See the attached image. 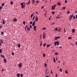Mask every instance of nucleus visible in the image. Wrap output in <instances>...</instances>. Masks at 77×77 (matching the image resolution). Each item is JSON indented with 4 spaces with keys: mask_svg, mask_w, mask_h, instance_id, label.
I'll return each instance as SVG.
<instances>
[{
    "mask_svg": "<svg viewBox=\"0 0 77 77\" xmlns=\"http://www.w3.org/2000/svg\"><path fill=\"white\" fill-rule=\"evenodd\" d=\"M30 23L31 24H32V21H31L30 22Z\"/></svg>",
    "mask_w": 77,
    "mask_h": 77,
    "instance_id": "obj_48",
    "label": "nucleus"
},
{
    "mask_svg": "<svg viewBox=\"0 0 77 77\" xmlns=\"http://www.w3.org/2000/svg\"><path fill=\"white\" fill-rule=\"evenodd\" d=\"M73 15H71L69 16V21H70L72 19L73 17Z\"/></svg>",
    "mask_w": 77,
    "mask_h": 77,
    "instance_id": "obj_3",
    "label": "nucleus"
},
{
    "mask_svg": "<svg viewBox=\"0 0 77 77\" xmlns=\"http://www.w3.org/2000/svg\"><path fill=\"white\" fill-rule=\"evenodd\" d=\"M66 8V7L64 6V7H63V10H65Z\"/></svg>",
    "mask_w": 77,
    "mask_h": 77,
    "instance_id": "obj_24",
    "label": "nucleus"
},
{
    "mask_svg": "<svg viewBox=\"0 0 77 77\" xmlns=\"http://www.w3.org/2000/svg\"><path fill=\"white\" fill-rule=\"evenodd\" d=\"M35 13L37 14H38V12H35Z\"/></svg>",
    "mask_w": 77,
    "mask_h": 77,
    "instance_id": "obj_60",
    "label": "nucleus"
},
{
    "mask_svg": "<svg viewBox=\"0 0 77 77\" xmlns=\"http://www.w3.org/2000/svg\"><path fill=\"white\" fill-rule=\"evenodd\" d=\"M44 16H45V17H46V14H45L44 15Z\"/></svg>",
    "mask_w": 77,
    "mask_h": 77,
    "instance_id": "obj_53",
    "label": "nucleus"
},
{
    "mask_svg": "<svg viewBox=\"0 0 77 77\" xmlns=\"http://www.w3.org/2000/svg\"><path fill=\"white\" fill-rule=\"evenodd\" d=\"M0 42L2 44H3L4 43V42L2 39H1V40H0Z\"/></svg>",
    "mask_w": 77,
    "mask_h": 77,
    "instance_id": "obj_7",
    "label": "nucleus"
},
{
    "mask_svg": "<svg viewBox=\"0 0 77 77\" xmlns=\"http://www.w3.org/2000/svg\"><path fill=\"white\" fill-rule=\"evenodd\" d=\"M2 52V49H0V53L1 54Z\"/></svg>",
    "mask_w": 77,
    "mask_h": 77,
    "instance_id": "obj_31",
    "label": "nucleus"
},
{
    "mask_svg": "<svg viewBox=\"0 0 77 77\" xmlns=\"http://www.w3.org/2000/svg\"><path fill=\"white\" fill-rule=\"evenodd\" d=\"M17 46L18 47L20 48V44H18Z\"/></svg>",
    "mask_w": 77,
    "mask_h": 77,
    "instance_id": "obj_14",
    "label": "nucleus"
},
{
    "mask_svg": "<svg viewBox=\"0 0 77 77\" xmlns=\"http://www.w3.org/2000/svg\"><path fill=\"white\" fill-rule=\"evenodd\" d=\"M45 55L44 54H43V57H45Z\"/></svg>",
    "mask_w": 77,
    "mask_h": 77,
    "instance_id": "obj_49",
    "label": "nucleus"
},
{
    "mask_svg": "<svg viewBox=\"0 0 77 77\" xmlns=\"http://www.w3.org/2000/svg\"><path fill=\"white\" fill-rule=\"evenodd\" d=\"M70 11H67V13L68 14H69L70 13Z\"/></svg>",
    "mask_w": 77,
    "mask_h": 77,
    "instance_id": "obj_26",
    "label": "nucleus"
},
{
    "mask_svg": "<svg viewBox=\"0 0 77 77\" xmlns=\"http://www.w3.org/2000/svg\"><path fill=\"white\" fill-rule=\"evenodd\" d=\"M36 3H39V1H37V2H36Z\"/></svg>",
    "mask_w": 77,
    "mask_h": 77,
    "instance_id": "obj_35",
    "label": "nucleus"
},
{
    "mask_svg": "<svg viewBox=\"0 0 77 77\" xmlns=\"http://www.w3.org/2000/svg\"><path fill=\"white\" fill-rule=\"evenodd\" d=\"M55 55H58V53H55L54 54Z\"/></svg>",
    "mask_w": 77,
    "mask_h": 77,
    "instance_id": "obj_29",
    "label": "nucleus"
},
{
    "mask_svg": "<svg viewBox=\"0 0 77 77\" xmlns=\"http://www.w3.org/2000/svg\"><path fill=\"white\" fill-rule=\"evenodd\" d=\"M72 32L73 33H74L75 32V29H72Z\"/></svg>",
    "mask_w": 77,
    "mask_h": 77,
    "instance_id": "obj_13",
    "label": "nucleus"
},
{
    "mask_svg": "<svg viewBox=\"0 0 77 77\" xmlns=\"http://www.w3.org/2000/svg\"><path fill=\"white\" fill-rule=\"evenodd\" d=\"M11 5H13V2H11Z\"/></svg>",
    "mask_w": 77,
    "mask_h": 77,
    "instance_id": "obj_38",
    "label": "nucleus"
},
{
    "mask_svg": "<svg viewBox=\"0 0 77 77\" xmlns=\"http://www.w3.org/2000/svg\"><path fill=\"white\" fill-rule=\"evenodd\" d=\"M51 73H52V74H53V73L52 72V70H51Z\"/></svg>",
    "mask_w": 77,
    "mask_h": 77,
    "instance_id": "obj_61",
    "label": "nucleus"
},
{
    "mask_svg": "<svg viewBox=\"0 0 77 77\" xmlns=\"http://www.w3.org/2000/svg\"><path fill=\"white\" fill-rule=\"evenodd\" d=\"M4 4H2V6H4Z\"/></svg>",
    "mask_w": 77,
    "mask_h": 77,
    "instance_id": "obj_52",
    "label": "nucleus"
},
{
    "mask_svg": "<svg viewBox=\"0 0 77 77\" xmlns=\"http://www.w3.org/2000/svg\"><path fill=\"white\" fill-rule=\"evenodd\" d=\"M64 32H66V31L65 28H64Z\"/></svg>",
    "mask_w": 77,
    "mask_h": 77,
    "instance_id": "obj_58",
    "label": "nucleus"
},
{
    "mask_svg": "<svg viewBox=\"0 0 77 77\" xmlns=\"http://www.w3.org/2000/svg\"><path fill=\"white\" fill-rule=\"evenodd\" d=\"M17 75L18 77H20V75L19 74H17Z\"/></svg>",
    "mask_w": 77,
    "mask_h": 77,
    "instance_id": "obj_25",
    "label": "nucleus"
},
{
    "mask_svg": "<svg viewBox=\"0 0 77 77\" xmlns=\"http://www.w3.org/2000/svg\"><path fill=\"white\" fill-rule=\"evenodd\" d=\"M61 17H56V18L59 19V18H60Z\"/></svg>",
    "mask_w": 77,
    "mask_h": 77,
    "instance_id": "obj_34",
    "label": "nucleus"
},
{
    "mask_svg": "<svg viewBox=\"0 0 77 77\" xmlns=\"http://www.w3.org/2000/svg\"><path fill=\"white\" fill-rule=\"evenodd\" d=\"M62 69H60V71L61 72H62Z\"/></svg>",
    "mask_w": 77,
    "mask_h": 77,
    "instance_id": "obj_39",
    "label": "nucleus"
},
{
    "mask_svg": "<svg viewBox=\"0 0 77 77\" xmlns=\"http://www.w3.org/2000/svg\"><path fill=\"white\" fill-rule=\"evenodd\" d=\"M46 43H45V44H44V45H43V47H45V46L46 45Z\"/></svg>",
    "mask_w": 77,
    "mask_h": 77,
    "instance_id": "obj_40",
    "label": "nucleus"
},
{
    "mask_svg": "<svg viewBox=\"0 0 77 77\" xmlns=\"http://www.w3.org/2000/svg\"><path fill=\"white\" fill-rule=\"evenodd\" d=\"M35 2V0H32V4H34V3Z\"/></svg>",
    "mask_w": 77,
    "mask_h": 77,
    "instance_id": "obj_21",
    "label": "nucleus"
},
{
    "mask_svg": "<svg viewBox=\"0 0 77 77\" xmlns=\"http://www.w3.org/2000/svg\"><path fill=\"white\" fill-rule=\"evenodd\" d=\"M54 45H55V46H56V45H57V42H55V43H54Z\"/></svg>",
    "mask_w": 77,
    "mask_h": 77,
    "instance_id": "obj_30",
    "label": "nucleus"
},
{
    "mask_svg": "<svg viewBox=\"0 0 77 77\" xmlns=\"http://www.w3.org/2000/svg\"><path fill=\"white\" fill-rule=\"evenodd\" d=\"M33 16V14H31V18H32Z\"/></svg>",
    "mask_w": 77,
    "mask_h": 77,
    "instance_id": "obj_51",
    "label": "nucleus"
},
{
    "mask_svg": "<svg viewBox=\"0 0 77 77\" xmlns=\"http://www.w3.org/2000/svg\"><path fill=\"white\" fill-rule=\"evenodd\" d=\"M60 38V37H55V38H54V40H57V39H59Z\"/></svg>",
    "mask_w": 77,
    "mask_h": 77,
    "instance_id": "obj_4",
    "label": "nucleus"
},
{
    "mask_svg": "<svg viewBox=\"0 0 77 77\" xmlns=\"http://www.w3.org/2000/svg\"><path fill=\"white\" fill-rule=\"evenodd\" d=\"M23 24L24 25H25V21H24L23 22Z\"/></svg>",
    "mask_w": 77,
    "mask_h": 77,
    "instance_id": "obj_47",
    "label": "nucleus"
},
{
    "mask_svg": "<svg viewBox=\"0 0 77 77\" xmlns=\"http://www.w3.org/2000/svg\"><path fill=\"white\" fill-rule=\"evenodd\" d=\"M4 62L5 63H6V60L5 59H4Z\"/></svg>",
    "mask_w": 77,
    "mask_h": 77,
    "instance_id": "obj_20",
    "label": "nucleus"
},
{
    "mask_svg": "<svg viewBox=\"0 0 77 77\" xmlns=\"http://www.w3.org/2000/svg\"><path fill=\"white\" fill-rule=\"evenodd\" d=\"M20 76H21V77H22L23 76V74H20Z\"/></svg>",
    "mask_w": 77,
    "mask_h": 77,
    "instance_id": "obj_33",
    "label": "nucleus"
},
{
    "mask_svg": "<svg viewBox=\"0 0 77 77\" xmlns=\"http://www.w3.org/2000/svg\"><path fill=\"white\" fill-rule=\"evenodd\" d=\"M52 13L53 15H54V14L55 12L54 11H52Z\"/></svg>",
    "mask_w": 77,
    "mask_h": 77,
    "instance_id": "obj_28",
    "label": "nucleus"
},
{
    "mask_svg": "<svg viewBox=\"0 0 77 77\" xmlns=\"http://www.w3.org/2000/svg\"><path fill=\"white\" fill-rule=\"evenodd\" d=\"M35 18V16H34V17H33V19H32V20H34Z\"/></svg>",
    "mask_w": 77,
    "mask_h": 77,
    "instance_id": "obj_36",
    "label": "nucleus"
},
{
    "mask_svg": "<svg viewBox=\"0 0 77 77\" xmlns=\"http://www.w3.org/2000/svg\"><path fill=\"white\" fill-rule=\"evenodd\" d=\"M57 43V45H59V42H56Z\"/></svg>",
    "mask_w": 77,
    "mask_h": 77,
    "instance_id": "obj_17",
    "label": "nucleus"
},
{
    "mask_svg": "<svg viewBox=\"0 0 77 77\" xmlns=\"http://www.w3.org/2000/svg\"><path fill=\"white\" fill-rule=\"evenodd\" d=\"M2 8H3V7L2 6V7H1V6L0 7V10H1Z\"/></svg>",
    "mask_w": 77,
    "mask_h": 77,
    "instance_id": "obj_43",
    "label": "nucleus"
},
{
    "mask_svg": "<svg viewBox=\"0 0 77 77\" xmlns=\"http://www.w3.org/2000/svg\"><path fill=\"white\" fill-rule=\"evenodd\" d=\"M71 38V37H69V38H68V39H70Z\"/></svg>",
    "mask_w": 77,
    "mask_h": 77,
    "instance_id": "obj_55",
    "label": "nucleus"
},
{
    "mask_svg": "<svg viewBox=\"0 0 77 77\" xmlns=\"http://www.w3.org/2000/svg\"><path fill=\"white\" fill-rule=\"evenodd\" d=\"M19 67L20 68H21L22 66V64L21 63H20L18 64Z\"/></svg>",
    "mask_w": 77,
    "mask_h": 77,
    "instance_id": "obj_5",
    "label": "nucleus"
},
{
    "mask_svg": "<svg viewBox=\"0 0 77 77\" xmlns=\"http://www.w3.org/2000/svg\"><path fill=\"white\" fill-rule=\"evenodd\" d=\"M30 0H29V2L28 3H27V5H29L30 4Z\"/></svg>",
    "mask_w": 77,
    "mask_h": 77,
    "instance_id": "obj_15",
    "label": "nucleus"
},
{
    "mask_svg": "<svg viewBox=\"0 0 77 77\" xmlns=\"http://www.w3.org/2000/svg\"><path fill=\"white\" fill-rule=\"evenodd\" d=\"M77 13V11H75V13Z\"/></svg>",
    "mask_w": 77,
    "mask_h": 77,
    "instance_id": "obj_63",
    "label": "nucleus"
},
{
    "mask_svg": "<svg viewBox=\"0 0 77 77\" xmlns=\"http://www.w3.org/2000/svg\"><path fill=\"white\" fill-rule=\"evenodd\" d=\"M21 5H22L21 7L23 8V9L25 7V5H23V3H21Z\"/></svg>",
    "mask_w": 77,
    "mask_h": 77,
    "instance_id": "obj_1",
    "label": "nucleus"
},
{
    "mask_svg": "<svg viewBox=\"0 0 77 77\" xmlns=\"http://www.w3.org/2000/svg\"><path fill=\"white\" fill-rule=\"evenodd\" d=\"M45 75H46V77H49V75H47V73H45Z\"/></svg>",
    "mask_w": 77,
    "mask_h": 77,
    "instance_id": "obj_16",
    "label": "nucleus"
},
{
    "mask_svg": "<svg viewBox=\"0 0 77 77\" xmlns=\"http://www.w3.org/2000/svg\"><path fill=\"white\" fill-rule=\"evenodd\" d=\"M12 55H13V56H14V53L13 52V53H12Z\"/></svg>",
    "mask_w": 77,
    "mask_h": 77,
    "instance_id": "obj_59",
    "label": "nucleus"
},
{
    "mask_svg": "<svg viewBox=\"0 0 77 77\" xmlns=\"http://www.w3.org/2000/svg\"><path fill=\"white\" fill-rule=\"evenodd\" d=\"M35 25V22H34L33 23H32V26H34Z\"/></svg>",
    "mask_w": 77,
    "mask_h": 77,
    "instance_id": "obj_9",
    "label": "nucleus"
},
{
    "mask_svg": "<svg viewBox=\"0 0 77 77\" xmlns=\"http://www.w3.org/2000/svg\"><path fill=\"white\" fill-rule=\"evenodd\" d=\"M57 75H58L57 74H56V76H57Z\"/></svg>",
    "mask_w": 77,
    "mask_h": 77,
    "instance_id": "obj_62",
    "label": "nucleus"
},
{
    "mask_svg": "<svg viewBox=\"0 0 77 77\" xmlns=\"http://www.w3.org/2000/svg\"><path fill=\"white\" fill-rule=\"evenodd\" d=\"M30 28H32V26L31 25H30Z\"/></svg>",
    "mask_w": 77,
    "mask_h": 77,
    "instance_id": "obj_46",
    "label": "nucleus"
},
{
    "mask_svg": "<svg viewBox=\"0 0 77 77\" xmlns=\"http://www.w3.org/2000/svg\"><path fill=\"white\" fill-rule=\"evenodd\" d=\"M45 67H46L47 66V64L46 63L45 64Z\"/></svg>",
    "mask_w": 77,
    "mask_h": 77,
    "instance_id": "obj_27",
    "label": "nucleus"
},
{
    "mask_svg": "<svg viewBox=\"0 0 77 77\" xmlns=\"http://www.w3.org/2000/svg\"><path fill=\"white\" fill-rule=\"evenodd\" d=\"M1 34L2 35H3L4 34V33H3V31H2L1 32Z\"/></svg>",
    "mask_w": 77,
    "mask_h": 77,
    "instance_id": "obj_44",
    "label": "nucleus"
},
{
    "mask_svg": "<svg viewBox=\"0 0 77 77\" xmlns=\"http://www.w3.org/2000/svg\"><path fill=\"white\" fill-rule=\"evenodd\" d=\"M45 37V35L44 34H43V38H44Z\"/></svg>",
    "mask_w": 77,
    "mask_h": 77,
    "instance_id": "obj_12",
    "label": "nucleus"
},
{
    "mask_svg": "<svg viewBox=\"0 0 77 77\" xmlns=\"http://www.w3.org/2000/svg\"><path fill=\"white\" fill-rule=\"evenodd\" d=\"M65 3H67V0H65Z\"/></svg>",
    "mask_w": 77,
    "mask_h": 77,
    "instance_id": "obj_32",
    "label": "nucleus"
},
{
    "mask_svg": "<svg viewBox=\"0 0 77 77\" xmlns=\"http://www.w3.org/2000/svg\"><path fill=\"white\" fill-rule=\"evenodd\" d=\"M2 22H3V23L4 24H5V21H4V20H3Z\"/></svg>",
    "mask_w": 77,
    "mask_h": 77,
    "instance_id": "obj_23",
    "label": "nucleus"
},
{
    "mask_svg": "<svg viewBox=\"0 0 77 77\" xmlns=\"http://www.w3.org/2000/svg\"><path fill=\"white\" fill-rule=\"evenodd\" d=\"M65 73L67 74L68 73V72L67 71V70H65Z\"/></svg>",
    "mask_w": 77,
    "mask_h": 77,
    "instance_id": "obj_22",
    "label": "nucleus"
},
{
    "mask_svg": "<svg viewBox=\"0 0 77 77\" xmlns=\"http://www.w3.org/2000/svg\"><path fill=\"white\" fill-rule=\"evenodd\" d=\"M49 46V45H47V47L48 48Z\"/></svg>",
    "mask_w": 77,
    "mask_h": 77,
    "instance_id": "obj_54",
    "label": "nucleus"
},
{
    "mask_svg": "<svg viewBox=\"0 0 77 77\" xmlns=\"http://www.w3.org/2000/svg\"><path fill=\"white\" fill-rule=\"evenodd\" d=\"M56 6V5H54L53 6H52V10H54L55 8V7Z\"/></svg>",
    "mask_w": 77,
    "mask_h": 77,
    "instance_id": "obj_2",
    "label": "nucleus"
},
{
    "mask_svg": "<svg viewBox=\"0 0 77 77\" xmlns=\"http://www.w3.org/2000/svg\"><path fill=\"white\" fill-rule=\"evenodd\" d=\"M35 21L37 22L38 21V18L37 17H35Z\"/></svg>",
    "mask_w": 77,
    "mask_h": 77,
    "instance_id": "obj_6",
    "label": "nucleus"
},
{
    "mask_svg": "<svg viewBox=\"0 0 77 77\" xmlns=\"http://www.w3.org/2000/svg\"><path fill=\"white\" fill-rule=\"evenodd\" d=\"M75 18V16H74L73 17V19H74Z\"/></svg>",
    "mask_w": 77,
    "mask_h": 77,
    "instance_id": "obj_41",
    "label": "nucleus"
},
{
    "mask_svg": "<svg viewBox=\"0 0 77 77\" xmlns=\"http://www.w3.org/2000/svg\"><path fill=\"white\" fill-rule=\"evenodd\" d=\"M53 60H54V63H55L56 62V60L55 58H53Z\"/></svg>",
    "mask_w": 77,
    "mask_h": 77,
    "instance_id": "obj_18",
    "label": "nucleus"
},
{
    "mask_svg": "<svg viewBox=\"0 0 77 77\" xmlns=\"http://www.w3.org/2000/svg\"><path fill=\"white\" fill-rule=\"evenodd\" d=\"M36 26H34V30H35V31H36Z\"/></svg>",
    "mask_w": 77,
    "mask_h": 77,
    "instance_id": "obj_10",
    "label": "nucleus"
},
{
    "mask_svg": "<svg viewBox=\"0 0 77 77\" xmlns=\"http://www.w3.org/2000/svg\"><path fill=\"white\" fill-rule=\"evenodd\" d=\"M1 56L2 57H4V58H5V57H4V56L3 55H1Z\"/></svg>",
    "mask_w": 77,
    "mask_h": 77,
    "instance_id": "obj_37",
    "label": "nucleus"
},
{
    "mask_svg": "<svg viewBox=\"0 0 77 77\" xmlns=\"http://www.w3.org/2000/svg\"><path fill=\"white\" fill-rule=\"evenodd\" d=\"M27 29L28 30H30V28H29V27H28V26H27Z\"/></svg>",
    "mask_w": 77,
    "mask_h": 77,
    "instance_id": "obj_19",
    "label": "nucleus"
},
{
    "mask_svg": "<svg viewBox=\"0 0 77 77\" xmlns=\"http://www.w3.org/2000/svg\"><path fill=\"white\" fill-rule=\"evenodd\" d=\"M57 5H58L59 6H60L61 5V3L60 2L57 3Z\"/></svg>",
    "mask_w": 77,
    "mask_h": 77,
    "instance_id": "obj_8",
    "label": "nucleus"
},
{
    "mask_svg": "<svg viewBox=\"0 0 77 77\" xmlns=\"http://www.w3.org/2000/svg\"><path fill=\"white\" fill-rule=\"evenodd\" d=\"M17 19L16 18H14V20H13V21H14V22H16V21H17Z\"/></svg>",
    "mask_w": 77,
    "mask_h": 77,
    "instance_id": "obj_11",
    "label": "nucleus"
},
{
    "mask_svg": "<svg viewBox=\"0 0 77 77\" xmlns=\"http://www.w3.org/2000/svg\"><path fill=\"white\" fill-rule=\"evenodd\" d=\"M42 45V42H41V44H40V46Z\"/></svg>",
    "mask_w": 77,
    "mask_h": 77,
    "instance_id": "obj_57",
    "label": "nucleus"
},
{
    "mask_svg": "<svg viewBox=\"0 0 77 77\" xmlns=\"http://www.w3.org/2000/svg\"><path fill=\"white\" fill-rule=\"evenodd\" d=\"M44 8V6H42V9H43Z\"/></svg>",
    "mask_w": 77,
    "mask_h": 77,
    "instance_id": "obj_56",
    "label": "nucleus"
},
{
    "mask_svg": "<svg viewBox=\"0 0 77 77\" xmlns=\"http://www.w3.org/2000/svg\"><path fill=\"white\" fill-rule=\"evenodd\" d=\"M46 29V28H43V30H44L45 29Z\"/></svg>",
    "mask_w": 77,
    "mask_h": 77,
    "instance_id": "obj_50",
    "label": "nucleus"
},
{
    "mask_svg": "<svg viewBox=\"0 0 77 77\" xmlns=\"http://www.w3.org/2000/svg\"><path fill=\"white\" fill-rule=\"evenodd\" d=\"M55 30L57 31V28H56L55 29Z\"/></svg>",
    "mask_w": 77,
    "mask_h": 77,
    "instance_id": "obj_42",
    "label": "nucleus"
},
{
    "mask_svg": "<svg viewBox=\"0 0 77 77\" xmlns=\"http://www.w3.org/2000/svg\"><path fill=\"white\" fill-rule=\"evenodd\" d=\"M76 46H77V42H76Z\"/></svg>",
    "mask_w": 77,
    "mask_h": 77,
    "instance_id": "obj_64",
    "label": "nucleus"
},
{
    "mask_svg": "<svg viewBox=\"0 0 77 77\" xmlns=\"http://www.w3.org/2000/svg\"><path fill=\"white\" fill-rule=\"evenodd\" d=\"M27 25H26V27H25V30H26V28H27Z\"/></svg>",
    "mask_w": 77,
    "mask_h": 77,
    "instance_id": "obj_45",
    "label": "nucleus"
}]
</instances>
